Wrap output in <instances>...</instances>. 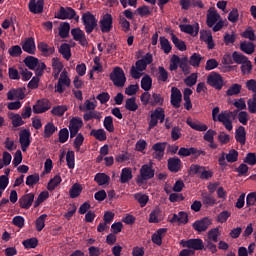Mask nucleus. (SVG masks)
Here are the masks:
<instances>
[{"label":"nucleus","mask_w":256,"mask_h":256,"mask_svg":"<svg viewBox=\"0 0 256 256\" xmlns=\"http://www.w3.org/2000/svg\"><path fill=\"white\" fill-rule=\"evenodd\" d=\"M219 111H221L219 106H216L213 108L212 110L213 121L215 122L218 121L219 123H222V125H224L227 131H233V121H231V115H233V112L222 111L219 114Z\"/></svg>","instance_id":"f257e3e1"},{"label":"nucleus","mask_w":256,"mask_h":256,"mask_svg":"<svg viewBox=\"0 0 256 256\" xmlns=\"http://www.w3.org/2000/svg\"><path fill=\"white\" fill-rule=\"evenodd\" d=\"M110 81H112L115 87H125V83H127V77H125V71L123 68L117 66L110 73Z\"/></svg>","instance_id":"f03ea898"},{"label":"nucleus","mask_w":256,"mask_h":256,"mask_svg":"<svg viewBox=\"0 0 256 256\" xmlns=\"http://www.w3.org/2000/svg\"><path fill=\"white\" fill-rule=\"evenodd\" d=\"M155 177V169L149 164H144L140 168V174L137 176L136 183L137 185H143L145 181L153 179Z\"/></svg>","instance_id":"7ed1b4c3"},{"label":"nucleus","mask_w":256,"mask_h":256,"mask_svg":"<svg viewBox=\"0 0 256 256\" xmlns=\"http://www.w3.org/2000/svg\"><path fill=\"white\" fill-rule=\"evenodd\" d=\"M81 21L84 25V29L87 35H91L92 31L97 29V18L91 12L83 13Z\"/></svg>","instance_id":"20e7f679"},{"label":"nucleus","mask_w":256,"mask_h":256,"mask_svg":"<svg viewBox=\"0 0 256 256\" xmlns=\"http://www.w3.org/2000/svg\"><path fill=\"white\" fill-rule=\"evenodd\" d=\"M206 83L210 87H213V89H216L217 91H221L224 85L223 76H221V74L215 71H212L207 76Z\"/></svg>","instance_id":"39448f33"},{"label":"nucleus","mask_w":256,"mask_h":256,"mask_svg":"<svg viewBox=\"0 0 256 256\" xmlns=\"http://www.w3.org/2000/svg\"><path fill=\"white\" fill-rule=\"evenodd\" d=\"M165 121V110L161 107L156 108L152 111L150 115V121L148 123L149 129H154L157 127L158 123H163Z\"/></svg>","instance_id":"423d86ee"},{"label":"nucleus","mask_w":256,"mask_h":256,"mask_svg":"<svg viewBox=\"0 0 256 256\" xmlns=\"http://www.w3.org/2000/svg\"><path fill=\"white\" fill-rule=\"evenodd\" d=\"M56 19H61L63 21H65V19H75L79 22V15H77L75 9L61 6L56 15Z\"/></svg>","instance_id":"0eeeda50"},{"label":"nucleus","mask_w":256,"mask_h":256,"mask_svg":"<svg viewBox=\"0 0 256 256\" xmlns=\"http://www.w3.org/2000/svg\"><path fill=\"white\" fill-rule=\"evenodd\" d=\"M147 70V64L143 60H137L135 66L130 69V75L132 79H141L143 77V71Z\"/></svg>","instance_id":"6e6552de"},{"label":"nucleus","mask_w":256,"mask_h":256,"mask_svg":"<svg viewBox=\"0 0 256 256\" xmlns=\"http://www.w3.org/2000/svg\"><path fill=\"white\" fill-rule=\"evenodd\" d=\"M19 143L23 153H27V149H29L31 145V131L29 129H23L19 133Z\"/></svg>","instance_id":"1a4fd4ad"},{"label":"nucleus","mask_w":256,"mask_h":256,"mask_svg":"<svg viewBox=\"0 0 256 256\" xmlns=\"http://www.w3.org/2000/svg\"><path fill=\"white\" fill-rule=\"evenodd\" d=\"M181 245L182 247H187V249H193L194 251H203V249H205L203 240L200 238L182 240Z\"/></svg>","instance_id":"9d476101"},{"label":"nucleus","mask_w":256,"mask_h":256,"mask_svg":"<svg viewBox=\"0 0 256 256\" xmlns=\"http://www.w3.org/2000/svg\"><path fill=\"white\" fill-rule=\"evenodd\" d=\"M70 139L77 137L81 127H83V120L80 117H74L69 122Z\"/></svg>","instance_id":"9b49d317"},{"label":"nucleus","mask_w":256,"mask_h":256,"mask_svg":"<svg viewBox=\"0 0 256 256\" xmlns=\"http://www.w3.org/2000/svg\"><path fill=\"white\" fill-rule=\"evenodd\" d=\"M179 157H190V155H194L195 159L201 157V155L205 156L206 152L203 150H198L195 147L185 148L181 147L178 150Z\"/></svg>","instance_id":"f8f14e48"},{"label":"nucleus","mask_w":256,"mask_h":256,"mask_svg":"<svg viewBox=\"0 0 256 256\" xmlns=\"http://www.w3.org/2000/svg\"><path fill=\"white\" fill-rule=\"evenodd\" d=\"M165 149H167V142H157L152 146V157L161 161L165 157Z\"/></svg>","instance_id":"ddd939ff"},{"label":"nucleus","mask_w":256,"mask_h":256,"mask_svg":"<svg viewBox=\"0 0 256 256\" xmlns=\"http://www.w3.org/2000/svg\"><path fill=\"white\" fill-rule=\"evenodd\" d=\"M183 100V94H181V90L177 87L171 88V97L170 103L175 109H179L181 107V101Z\"/></svg>","instance_id":"4468645a"},{"label":"nucleus","mask_w":256,"mask_h":256,"mask_svg":"<svg viewBox=\"0 0 256 256\" xmlns=\"http://www.w3.org/2000/svg\"><path fill=\"white\" fill-rule=\"evenodd\" d=\"M71 35L74 41H78L82 47H87V45H89V42L87 41V36H85V32L81 30V28L72 29Z\"/></svg>","instance_id":"2eb2a0df"},{"label":"nucleus","mask_w":256,"mask_h":256,"mask_svg":"<svg viewBox=\"0 0 256 256\" xmlns=\"http://www.w3.org/2000/svg\"><path fill=\"white\" fill-rule=\"evenodd\" d=\"M209 225H211V219L208 217H204L200 220H196L193 224L192 227L197 233H203L204 231H207L209 229Z\"/></svg>","instance_id":"dca6fc26"},{"label":"nucleus","mask_w":256,"mask_h":256,"mask_svg":"<svg viewBox=\"0 0 256 256\" xmlns=\"http://www.w3.org/2000/svg\"><path fill=\"white\" fill-rule=\"evenodd\" d=\"M49 109H51V102H49L48 99H42L38 100L33 106V113L39 115L41 113H46V111H49Z\"/></svg>","instance_id":"f3484780"},{"label":"nucleus","mask_w":256,"mask_h":256,"mask_svg":"<svg viewBox=\"0 0 256 256\" xmlns=\"http://www.w3.org/2000/svg\"><path fill=\"white\" fill-rule=\"evenodd\" d=\"M99 23L101 31L103 33H109L113 29V16L111 14H105Z\"/></svg>","instance_id":"a211bd4d"},{"label":"nucleus","mask_w":256,"mask_h":256,"mask_svg":"<svg viewBox=\"0 0 256 256\" xmlns=\"http://www.w3.org/2000/svg\"><path fill=\"white\" fill-rule=\"evenodd\" d=\"M168 163V171L171 173H179L181 171V167L183 162L179 157H172L167 160Z\"/></svg>","instance_id":"6ab92c4d"},{"label":"nucleus","mask_w":256,"mask_h":256,"mask_svg":"<svg viewBox=\"0 0 256 256\" xmlns=\"http://www.w3.org/2000/svg\"><path fill=\"white\" fill-rule=\"evenodd\" d=\"M179 27L182 33H187L192 35V37L199 35V23H196L194 26L191 24H180Z\"/></svg>","instance_id":"aec40b11"},{"label":"nucleus","mask_w":256,"mask_h":256,"mask_svg":"<svg viewBox=\"0 0 256 256\" xmlns=\"http://www.w3.org/2000/svg\"><path fill=\"white\" fill-rule=\"evenodd\" d=\"M35 201V194L28 193L23 195L19 199V205L21 209H31V205H33V202Z\"/></svg>","instance_id":"412c9836"},{"label":"nucleus","mask_w":256,"mask_h":256,"mask_svg":"<svg viewBox=\"0 0 256 256\" xmlns=\"http://www.w3.org/2000/svg\"><path fill=\"white\" fill-rule=\"evenodd\" d=\"M45 5L44 0H30L28 4V9L30 13H34V15H39L43 11V6Z\"/></svg>","instance_id":"4be33fe9"},{"label":"nucleus","mask_w":256,"mask_h":256,"mask_svg":"<svg viewBox=\"0 0 256 256\" xmlns=\"http://www.w3.org/2000/svg\"><path fill=\"white\" fill-rule=\"evenodd\" d=\"M16 99L23 100L25 99V92H23V88H13L7 93L8 101H15Z\"/></svg>","instance_id":"5701e85b"},{"label":"nucleus","mask_w":256,"mask_h":256,"mask_svg":"<svg viewBox=\"0 0 256 256\" xmlns=\"http://www.w3.org/2000/svg\"><path fill=\"white\" fill-rule=\"evenodd\" d=\"M22 49L25 51V53H29V55H35V38L30 37L26 39V41L22 44Z\"/></svg>","instance_id":"b1692460"},{"label":"nucleus","mask_w":256,"mask_h":256,"mask_svg":"<svg viewBox=\"0 0 256 256\" xmlns=\"http://www.w3.org/2000/svg\"><path fill=\"white\" fill-rule=\"evenodd\" d=\"M71 86L70 78H59L57 84H55V93H65V87Z\"/></svg>","instance_id":"393cba45"},{"label":"nucleus","mask_w":256,"mask_h":256,"mask_svg":"<svg viewBox=\"0 0 256 256\" xmlns=\"http://www.w3.org/2000/svg\"><path fill=\"white\" fill-rule=\"evenodd\" d=\"M235 140L240 145H245L247 141V131H245V127L239 126L238 129H236Z\"/></svg>","instance_id":"a878e982"},{"label":"nucleus","mask_w":256,"mask_h":256,"mask_svg":"<svg viewBox=\"0 0 256 256\" xmlns=\"http://www.w3.org/2000/svg\"><path fill=\"white\" fill-rule=\"evenodd\" d=\"M38 50L42 53L43 57H49L55 53V47H51L45 42L38 43Z\"/></svg>","instance_id":"bb28decb"},{"label":"nucleus","mask_w":256,"mask_h":256,"mask_svg":"<svg viewBox=\"0 0 256 256\" xmlns=\"http://www.w3.org/2000/svg\"><path fill=\"white\" fill-rule=\"evenodd\" d=\"M166 233L167 228L158 229L157 232L152 235V242L158 246L163 245V237H165Z\"/></svg>","instance_id":"cd10ccee"},{"label":"nucleus","mask_w":256,"mask_h":256,"mask_svg":"<svg viewBox=\"0 0 256 256\" xmlns=\"http://www.w3.org/2000/svg\"><path fill=\"white\" fill-rule=\"evenodd\" d=\"M133 179V169L125 167L121 170L120 183H129Z\"/></svg>","instance_id":"c85d7f7f"},{"label":"nucleus","mask_w":256,"mask_h":256,"mask_svg":"<svg viewBox=\"0 0 256 256\" xmlns=\"http://www.w3.org/2000/svg\"><path fill=\"white\" fill-rule=\"evenodd\" d=\"M201 197L202 203L205 205V207H213L214 205H217V199L214 198L213 194L203 192Z\"/></svg>","instance_id":"c756f323"},{"label":"nucleus","mask_w":256,"mask_h":256,"mask_svg":"<svg viewBox=\"0 0 256 256\" xmlns=\"http://www.w3.org/2000/svg\"><path fill=\"white\" fill-rule=\"evenodd\" d=\"M240 50L246 55H253L255 53V44L249 41H243L240 43Z\"/></svg>","instance_id":"7c9ffc66"},{"label":"nucleus","mask_w":256,"mask_h":256,"mask_svg":"<svg viewBox=\"0 0 256 256\" xmlns=\"http://www.w3.org/2000/svg\"><path fill=\"white\" fill-rule=\"evenodd\" d=\"M8 117L11 120L13 127H21L22 125H25V121H23V117L19 114L9 112Z\"/></svg>","instance_id":"2f4dec72"},{"label":"nucleus","mask_w":256,"mask_h":256,"mask_svg":"<svg viewBox=\"0 0 256 256\" xmlns=\"http://www.w3.org/2000/svg\"><path fill=\"white\" fill-rule=\"evenodd\" d=\"M221 19V15L217 11H211L207 14L206 23L208 27H213Z\"/></svg>","instance_id":"473e14b6"},{"label":"nucleus","mask_w":256,"mask_h":256,"mask_svg":"<svg viewBox=\"0 0 256 256\" xmlns=\"http://www.w3.org/2000/svg\"><path fill=\"white\" fill-rule=\"evenodd\" d=\"M56 131H57L56 125L53 124V122H48L44 126V134H43L44 139H50V137H53Z\"/></svg>","instance_id":"72a5a7b5"},{"label":"nucleus","mask_w":256,"mask_h":256,"mask_svg":"<svg viewBox=\"0 0 256 256\" xmlns=\"http://www.w3.org/2000/svg\"><path fill=\"white\" fill-rule=\"evenodd\" d=\"M58 52L60 53V55H62L64 59H66V61H69V59H71V45H69L68 43L61 44Z\"/></svg>","instance_id":"f704fd0d"},{"label":"nucleus","mask_w":256,"mask_h":256,"mask_svg":"<svg viewBox=\"0 0 256 256\" xmlns=\"http://www.w3.org/2000/svg\"><path fill=\"white\" fill-rule=\"evenodd\" d=\"M24 64L26 65V67H28V69H30L31 71H35V69H37V66L39 65V59L34 57V56H27L24 59Z\"/></svg>","instance_id":"c9c22d12"},{"label":"nucleus","mask_w":256,"mask_h":256,"mask_svg":"<svg viewBox=\"0 0 256 256\" xmlns=\"http://www.w3.org/2000/svg\"><path fill=\"white\" fill-rule=\"evenodd\" d=\"M171 41L175 45L176 49H178V51H187V45L185 44V41L178 39L177 35L171 33Z\"/></svg>","instance_id":"e433bc0d"},{"label":"nucleus","mask_w":256,"mask_h":256,"mask_svg":"<svg viewBox=\"0 0 256 256\" xmlns=\"http://www.w3.org/2000/svg\"><path fill=\"white\" fill-rule=\"evenodd\" d=\"M61 181H63V179H61V175L59 174L50 179L47 185L48 191H55V189L61 185Z\"/></svg>","instance_id":"4c0bfd02"},{"label":"nucleus","mask_w":256,"mask_h":256,"mask_svg":"<svg viewBox=\"0 0 256 256\" xmlns=\"http://www.w3.org/2000/svg\"><path fill=\"white\" fill-rule=\"evenodd\" d=\"M187 125H189V127H191V129H194V131H207V129H209V127H207V125L205 124H201L200 122H195L191 119H187L186 121Z\"/></svg>","instance_id":"58836bf2"},{"label":"nucleus","mask_w":256,"mask_h":256,"mask_svg":"<svg viewBox=\"0 0 256 256\" xmlns=\"http://www.w3.org/2000/svg\"><path fill=\"white\" fill-rule=\"evenodd\" d=\"M94 181L97 182L98 185H109L111 177L105 173H97L94 177Z\"/></svg>","instance_id":"ea45409f"},{"label":"nucleus","mask_w":256,"mask_h":256,"mask_svg":"<svg viewBox=\"0 0 256 256\" xmlns=\"http://www.w3.org/2000/svg\"><path fill=\"white\" fill-rule=\"evenodd\" d=\"M125 109L127 111H132V112L137 111V109H139V105H137V98L131 97V98L126 99Z\"/></svg>","instance_id":"a19ab883"},{"label":"nucleus","mask_w":256,"mask_h":256,"mask_svg":"<svg viewBox=\"0 0 256 256\" xmlns=\"http://www.w3.org/2000/svg\"><path fill=\"white\" fill-rule=\"evenodd\" d=\"M151 87H153V79L146 74L141 79V89H143V91H151Z\"/></svg>","instance_id":"79ce46f5"},{"label":"nucleus","mask_w":256,"mask_h":256,"mask_svg":"<svg viewBox=\"0 0 256 256\" xmlns=\"http://www.w3.org/2000/svg\"><path fill=\"white\" fill-rule=\"evenodd\" d=\"M227 163H237L239 161V152L235 149H230L229 153H225Z\"/></svg>","instance_id":"37998d69"},{"label":"nucleus","mask_w":256,"mask_h":256,"mask_svg":"<svg viewBox=\"0 0 256 256\" xmlns=\"http://www.w3.org/2000/svg\"><path fill=\"white\" fill-rule=\"evenodd\" d=\"M160 47L166 55H169V53H171V49H173L171 42H169L165 36L160 37Z\"/></svg>","instance_id":"c03bdc74"},{"label":"nucleus","mask_w":256,"mask_h":256,"mask_svg":"<svg viewBox=\"0 0 256 256\" xmlns=\"http://www.w3.org/2000/svg\"><path fill=\"white\" fill-rule=\"evenodd\" d=\"M90 135L95 137L97 141H107V132H105L103 129H93L90 132Z\"/></svg>","instance_id":"a18cd8bd"},{"label":"nucleus","mask_w":256,"mask_h":256,"mask_svg":"<svg viewBox=\"0 0 256 256\" xmlns=\"http://www.w3.org/2000/svg\"><path fill=\"white\" fill-rule=\"evenodd\" d=\"M69 31H71V25L68 22H63L59 28L61 39H67L69 37Z\"/></svg>","instance_id":"49530a36"},{"label":"nucleus","mask_w":256,"mask_h":256,"mask_svg":"<svg viewBox=\"0 0 256 256\" xmlns=\"http://www.w3.org/2000/svg\"><path fill=\"white\" fill-rule=\"evenodd\" d=\"M81 191H83V187L81 184L75 183L69 190V195L71 199H77L79 195H81Z\"/></svg>","instance_id":"de8ad7c7"},{"label":"nucleus","mask_w":256,"mask_h":256,"mask_svg":"<svg viewBox=\"0 0 256 256\" xmlns=\"http://www.w3.org/2000/svg\"><path fill=\"white\" fill-rule=\"evenodd\" d=\"M241 89H243V86L241 84H232L229 89L226 91L227 97H233L235 95H239L241 93Z\"/></svg>","instance_id":"09e8293b"},{"label":"nucleus","mask_w":256,"mask_h":256,"mask_svg":"<svg viewBox=\"0 0 256 256\" xmlns=\"http://www.w3.org/2000/svg\"><path fill=\"white\" fill-rule=\"evenodd\" d=\"M180 68L184 75H189V73H191L189 58H187V56L180 58Z\"/></svg>","instance_id":"8fccbe9b"},{"label":"nucleus","mask_w":256,"mask_h":256,"mask_svg":"<svg viewBox=\"0 0 256 256\" xmlns=\"http://www.w3.org/2000/svg\"><path fill=\"white\" fill-rule=\"evenodd\" d=\"M232 60L234 61V63H237V65H243V63H246L249 58L237 51H234L232 53Z\"/></svg>","instance_id":"3c124183"},{"label":"nucleus","mask_w":256,"mask_h":256,"mask_svg":"<svg viewBox=\"0 0 256 256\" xmlns=\"http://www.w3.org/2000/svg\"><path fill=\"white\" fill-rule=\"evenodd\" d=\"M22 245L25 249H36L37 245H39V240H37L36 237H32L30 239L24 240Z\"/></svg>","instance_id":"603ef678"},{"label":"nucleus","mask_w":256,"mask_h":256,"mask_svg":"<svg viewBox=\"0 0 256 256\" xmlns=\"http://www.w3.org/2000/svg\"><path fill=\"white\" fill-rule=\"evenodd\" d=\"M104 129L108 133H113L115 131V125L113 124V116H106L103 122Z\"/></svg>","instance_id":"864d4df0"},{"label":"nucleus","mask_w":256,"mask_h":256,"mask_svg":"<svg viewBox=\"0 0 256 256\" xmlns=\"http://www.w3.org/2000/svg\"><path fill=\"white\" fill-rule=\"evenodd\" d=\"M181 65V58L178 55H173L170 59V71H177Z\"/></svg>","instance_id":"5fc2aeb1"},{"label":"nucleus","mask_w":256,"mask_h":256,"mask_svg":"<svg viewBox=\"0 0 256 256\" xmlns=\"http://www.w3.org/2000/svg\"><path fill=\"white\" fill-rule=\"evenodd\" d=\"M102 117L103 116H101V112L98 111H89L83 115L84 121H91V119H97L98 121H101Z\"/></svg>","instance_id":"6e6d98bb"},{"label":"nucleus","mask_w":256,"mask_h":256,"mask_svg":"<svg viewBox=\"0 0 256 256\" xmlns=\"http://www.w3.org/2000/svg\"><path fill=\"white\" fill-rule=\"evenodd\" d=\"M47 219V214L40 215L35 221L36 231L41 232L42 229H45V221Z\"/></svg>","instance_id":"4d7b16f0"},{"label":"nucleus","mask_w":256,"mask_h":256,"mask_svg":"<svg viewBox=\"0 0 256 256\" xmlns=\"http://www.w3.org/2000/svg\"><path fill=\"white\" fill-rule=\"evenodd\" d=\"M47 199H49V192L48 191H42L37 199L34 201V208L37 209V207H39V205H41V203H43L44 201H47Z\"/></svg>","instance_id":"13d9d810"},{"label":"nucleus","mask_w":256,"mask_h":256,"mask_svg":"<svg viewBox=\"0 0 256 256\" xmlns=\"http://www.w3.org/2000/svg\"><path fill=\"white\" fill-rule=\"evenodd\" d=\"M201 61H203V57L199 53H194L189 60V64L192 67H199L201 65Z\"/></svg>","instance_id":"bf43d9fd"},{"label":"nucleus","mask_w":256,"mask_h":256,"mask_svg":"<svg viewBox=\"0 0 256 256\" xmlns=\"http://www.w3.org/2000/svg\"><path fill=\"white\" fill-rule=\"evenodd\" d=\"M66 163L68 169H75V152L68 151L66 154Z\"/></svg>","instance_id":"052dcab7"},{"label":"nucleus","mask_w":256,"mask_h":256,"mask_svg":"<svg viewBox=\"0 0 256 256\" xmlns=\"http://www.w3.org/2000/svg\"><path fill=\"white\" fill-rule=\"evenodd\" d=\"M134 199L139 202L140 207H145L147 203H149V196L143 194V193H136L134 195Z\"/></svg>","instance_id":"680f3d73"},{"label":"nucleus","mask_w":256,"mask_h":256,"mask_svg":"<svg viewBox=\"0 0 256 256\" xmlns=\"http://www.w3.org/2000/svg\"><path fill=\"white\" fill-rule=\"evenodd\" d=\"M39 180H40L39 174L37 173L31 174L26 177V185L28 187H33L34 185H37V183H39Z\"/></svg>","instance_id":"e2e57ef3"},{"label":"nucleus","mask_w":256,"mask_h":256,"mask_svg":"<svg viewBox=\"0 0 256 256\" xmlns=\"http://www.w3.org/2000/svg\"><path fill=\"white\" fill-rule=\"evenodd\" d=\"M241 71L243 75H251V72L253 71V64L249 59L241 64Z\"/></svg>","instance_id":"0e129e2a"},{"label":"nucleus","mask_w":256,"mask_h":256,"mask_svg":"<svg viewBox=\"0 0 256 256\" xmlns=\"http://www.w3.org/2000/svg\"><path fill=\"white\" fill-rule=\"evenodd\" d=\"M197 79H198L197 73H192L191 75H189L184 79V83L187 87H193L197 85Z\"/></svg>","instance_id":"69168bd1"},{"label":"nucleus","mask_w":256,"mask_h":256,"mask_svg":"<svg viewBox=\"0 0 256 256\" xmlns=\"http://www.w3.org/2000/svg\"><path fill=\"white\" fill-rule=\"evenodd\" d=\"M8 53H9L10 57H21L23 50L21 49V46L14 45L8 49Z\"/></svg>","instance_id":"338daca9"},{"label":"nucleus","mask_w":256,"mask_h":256,"mask_svg":"<svg viewBox=\"0 0 256 256\" xmlns=\"http://www.w3.org/2000/svg\"><path fill=\"white\" fill-rule=\"evenodd\" d=\"M249 113L256 114V94H253L252 99L247 101Z\"/></svg>","instance_id":"774afa93"}]
</instances>
